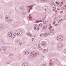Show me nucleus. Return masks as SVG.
Segmentation results:
<instances>
[{
	"label": "nucleus",
	"mask_w": 66,
	"mask_h": 66,
	"mask_svg": "<svg viewBox=\"0 0 66 66\" xmlns=\"http://www.w3.org/2000/svg\"><path fill=\"white\" fill-rule=\"evenodd\" d=\"M38 54H39V53H36L35 52H31L30 54V57L32 58L34 57H36Z\"/></svg>",
	"instance_id": "f257e3e1"
},
{
	"label": "nucleus",
	"mask_w": 66,
	"mask_h": 66,
	"mask_svg": "<svg viewBox=\"0 0 66 66\" xmlns=\"http://www.w3.org/2000/svg\"><path fill=\"white\" fill-rule=\"evenodd\" d=\"M48 34H49L50 36H54V35H53L54 33H53V32H51L50 33L49 32H47L46 33L44 34L43 36H47Z\"/></svg>",
	"instance_id": "f03ea898"
},
{
	"label": "nucleus",
	"mask_w": 66,
	"mask_h": 66,
	"mask_svg": "<svg viewBox=\"0 0 66 66\" xmlns=\"http://www.w3.org/2000/svg\"><path fill=\"white\" fill-rule=\"evenodd\" d=\"M10 18V16L8 15H6L5 16L6 20L7 21V22L8 23H11V21L9 20Z\"/></svg>",
	"instance_id": "7ed1b4c3"
},
{
	"label": "nucleus",
	"mask_w": 66,
	"mask_h": 66,
	"mask_svg": "<svg viewBox=\"0 0 66 66\" xmlns=\"http://www.w3.org/2000/svg\"><path fill=\"white\" fill-rule=\"evenodd\" d=\"M57 40L59 42H61L63 40V39L61 38V36H59L57 37Z\"/></svg>",
	"instance_id": "20e7f679"
},
{
	"label": "nucleus",
	"mask_w": 66,
	"mask_h": 66,
	"mask_svg": "<svg viewBox=\"0 0 66 66\" xmlns=\"http://www.w3.org/2000/svg\"><path fill=\"white\" fill-rule=\"evenodd\" d=\"M63 44L60 43L57 44V47L59 48H62L63 47Z\"/></svg>",
	"instance_id": "39448f33"
},
{
	"label": "nucleus",
	"mask_w": 66,
	"mask_h": 66,
	"mask_svg": "<svg viewBox=\"0 0 66 66\" xmlns=\"http://www.w3.org/2000/svg\"><path fill=\"white\" fill-rule=\"evenodd\" d=\"M41 44L43 46H45L46 45V42L44 41H42L41 42Z\"/></svg>",
	"instance_id": "423d86ee"
},
{
	"label": "nucleus",
	"mask_w": 66,
	"mask_h": 66,
	"mask_svg": "<svg viewBox=\"0 0 66 66\" xmlns=\"http://www.w3.org/2000/svg\"><path fill=\"white\" fill-rule=\"evenodd\" d=\"M16 34H17L18 35H20L21 34V32H19L18 30H17L16 31V32H15Z\"/></svg>",
	"instance_id": "0eeeda50"
},
{
	"label": "nucleus",
	"mask_w": 66,
	"mask_h": 66,
	"mask_svg": "<svg viewBox=\"0 0 66 66\" xmlns=\"http://www.w3.org/2000/svg\"><path fill=\"white\" fill-rule=\"evenodd\" d=\"M12 33H11V32H8L7 35L8 36H9V37H11V36H12Z\"/></svg>",
	"instance_id": "6e6552de"
},
{
	"label": "nucleus",
	"mask_w": 66,
	"mask_h": 66,
	"mask_svg": "<svg viewBox=\"0 0 66 66\" xmlns=\"http://www.w3.org/2000/svg\"><path fill=\"white\" fill-rule=\"evenodd\" d=\"M53 64L52 63V61L50 60L49 62V66H52Z\"/></svg>",
	"instance_id": "1a4fd4ad"
},
{
	"label": "nucleus",
	"mask_w": 66,
	"mask_h": 66,
	"mask_svg": "<svg viewBox=\"0 0 66 66\" xmlns=\"http://www.w3.org/2000/svg\"><path fill=\"white\" fill-rule=\"evenodd\" d=\"M24 53L25 55H27L29 54V52L28 51H25L24 52Z\"/></svg>",
	"instance_id": "9d476101"
},
{
	"label": "nucleus",
	"mask_w": 66,
	"mask_h": 66,
	"mask_svg": "<svg viewBox=\"0 0 66 66\" xmlns=\"http://www.w3.org/2000/svg\"><path fill=\"white\" fill-rule=\"evenodd\" d=\"M33 5H31L30 6H27V7H29V10H31V9H32V7H33Z\"/></svg>",
	"instance_id": "9b49d317"
},
{
	"label": "nucleus",
	"mask_w": 66,
	"mask_h": 66,
	"mask_svg": "<svg viewBox=\"0 0 66 66\" xmlns=\"http://www.w3.org/2000/svg\"><path fill=\"white\" fill-rule=\"evenodd\" d=\"M16 37V36H15L13 34H12V35L11 36V37L12 38H14Z\"/></svg>",
	"instance_id": "f8f14e48"
},
{
	"label": "nucleus",
	"mask_w": 66,
	"mask_h": 66,
	"mask_svg": "<svg viewBox=\"0 0 66 66\" xmlns=\"http://www.w3.org/2000/svg\"><path fill=\"white\" fill-rule=\"evenodd\" d=\"M48 49H46L45 50H44L43 51V52H44V53H46V52H48Z\"/></svg>",
	"instance_id": "ddd939ff"
},
{
	"label": "nucleus",
	"mask_w": 66,
	"mask_h": 66,
	"mask_svg": "<svg viewBox=\"0 0 66 66\" xmlns=\"http://www.w3.org/2000/svg\"><path fill=\"white\" fill-rule=\"evenodd\" d=\"M3 30V26L1 24H0V31Z\"/></svg>",
	"instance_id": "4468645a"
},
{
	"label": "nucleus",
	"mask_w": 66,
	"mask_h": 66,
	"mask_svg": "<svg viewBox=\"0 0 66 66\" xmlns=\"http://www.w3.org/2000/svg\"><path fill=\"white\" fill-rule=\"evenodd\" d=\"M6 51V50H1V52L2 53H4V52H5Z\"/></svg>",
	"instance_id": "2eb2a0df"
},
{
	"label": "nucleus",
	"mask_w": 66,
	"mask_h": 66,
	"mask_svg": "<svg viewBox=\"0 0 66 66\" xmlns=\"http://www.w3.org/2000/svg\"><path fill=\"white\" fill-rule=\"evenodd\" d=\"M22 66H28V65L27 63H24L22 64Z\"/></svg>",
	"instance_id": "dca6fc26"
},
{
	"label": "nucleus",
	"mask_w": 66,
	"mask_h": 66,
	"mask_svg": "<svg viewBox=\"0 0 66 66\" xmlns=\"http://www.w3.org/2000/svg\"><path fill=\"white\" fill-rule=\"evenodd\" d=\"M38 48L39 49V50H41L42 49V47H40V45L38 44Z\"/></svg>",
	"instance_id": "f3484780"
},
{
	"label": "nucleus",
	"mask_w": 66,
	"mask_h": 66,
	"mask_svg": "<svg viewBox=\"0 0 66 66\" xmlns=\"http://www.w3.org/2000/svg\"><path fill=\"white\" fill-rule=\"evenodd\" d=\"M54 2H53V1H51V5H52L53 4H54Z\"/></svg>",
	"instance_id": "a211bd4d"
},
{
	"label": "nucleus",
	"mask_w": 66,
	"mask_h": 66,
	"mask_svg": "<svg viewBox=\"0 0 66 66\" xmlns=\"http://www.w3.org/2000/svg\"><path fill=\"white\" fill-rule=\"evenodd\" d=\"M6 50L5 48L3 47L1 48V50Z\"/></svg>",
	"instance_id": "6ab92c4d"
},
{
	"label": "nucleus",
	"mask_w": 66,
	"mask_h": 66,
	"mask_svg": "<svg viewBox=\"0 0 66 66\" xmlns=\"http://www.w3.org/2000/svg\"><path fill=\"white\" fill-rule=\"evenodd\" d=\"M51 6L52 7L55 8V5H54V4L51 5Z\"/></svg>",
	"instance_id": "aec40b11"
},
{
	"label": "nucleus",
	"mask_w": 66,
	"mask_h": 66,
	"mask_svg": "<svg viewBox=\"0 0 66 66\" xmlns=\"http://www.w3.org/2000/svg\"><path fill=\"white\" fill-rule=\"evenodd\" d=\"M39 26L40 27H43V24L42 23L39 24Z\"/></svg>",
	"instance_id": "412c9836"
},
{
	"label": "nucleus",
	"mask_w": 66,
	"mask_h": 66,
	"mask_svg": "<svg viewBox=\"0 0 66 66\" xmlns=\"http://www.w3.org/2000/svg\"><path fill=\"white\" fill-rule=\"evenodd\" d=\"M11 61H8L6 63V64H10V62Z\"/></svg>",
	"instance_id": "4be33fe9"
},
{
	"label": "nucleus",
	"mask_w": 66,
	"mask_h": 66,
	"mask_svg": "<svg viewBox=\"0 0 66 66\" xmlns=\"http://www.w3.org/2000/svg\"><path fill=\"white\" fill-rule=\"evenodd\" d=\"M40 6H39L37 8V10H40Z\"/></svg>",
	"instance_id": "5701e85b"
},
{
	"label": "nucleus",
	"mask_w": 66,
	"mask_h": 66,
	"mask_svg": "<svg viewBox=\"0 0 66 66\" xmlns=\"http://www.w3.org/2000/svg\"><path fill=\"white\" fill-rule=\"evenodd\" d=\"M64 52L65 53H66V49H65L64 50Z\"/></svg>",
	"instance_id": "b1692460"
},
{
	"label": "nucleus",
	"mask_w": 66,
	"mask_h": 66,
	"mask_svg": "<svg viewBox=\"0 0 66 66\" xmlns=\"http://www.w3.org/2000/svg\"><path fill=\"white\" fill-rule=\"evenodd\" d=\"M45 28H46V27H45V26H44L43 27V30H44L45 29Z\"/></svg>",
	"instance_id": "393cba45"
},
{
	"label": "nucleus",
	"mask_w": 66,
	"mask_h": 66,
	"mask_svg": "<svg viewBox=\"0 0 66 66\" xmlns=\"http://www.w3.org/2000/svg\"><path fill=\"white\" fill-rule=\"evenodd\" d=\"M62 19H61V20H60L59 21H58V23H60V22H61V21H62Z\"/></svg>",
	"instance_id": "a878e982"
},
{
	"label": "nucleus",
	"mask_w": 66,
	"mask_h": 66,
	"mask_svg": "<svg viewBox=\"0 0 66 66\" xmlns=\"http://www.w3.org/2000/svg\"><path fill=\"white\" fill-rule=\"evenodd\" d=\"M12 56H13V54H11L10 55V57H12Z\"/></svg>",
	"instance_id": "bb28decb"
},
{
	"label": "nucleus",
	"mask_w": 66,
	"mask_h": 66,
	"mask_svg": "<svg viewBox=\"0 0 66 66\" xmlns=\"http://www.w3.org/2000/svg\"><path fill=\"white\" fill-rule=\"evenodd\" d=\"M35 22L36 23H39V21H35Z\"/></svg>",
	"instance_id": "cd10ccee"
},
{
	"label": "nucleus",
	"mask_w": 66,
	"mask_h": 66,
	"mask_svg": "<svg viewBox=\"0 0 66 66\" xmlns=\"http://www.w3.org/2000/svg\"><path fill=\"white\" fill-rule=\"evenodd\" d=\"M34 27H37V24H35L34 25Z\"/></svg>",
	"instance_id": "c85d7f7f"
},
{
	"label": "nucleus",
	"mask_w": 66,
	"mask_h": 66,
	"mask_svg": "<svg viewBox=\"0 0 66 66\" xmlns=\"http://www.w3.org/2000/svg\"><path fill=\"white\" fill-rule=\"evenodd\" d=\"M55 3H56V4H59V3H58V2H55Z\"/></svg>",
	"instance_id": "c756f323"
},
{
	"label": "nucleus",
	"mask_w": 66,
	"mask_h": 66,
	"mask_svg": "<svg viewBox=\"0 0 66 66\" xmlns=\"http://www.w3.org/2000/svg\"><path fill=\"white\" fill-rule=\"evenodd\" d=\"M47 22H48V21H45V23H47Z\"/></svg>",
	"instance_id": "7c9ffc66"
},
{
	"label": "nucleus",
	"mask_w": 66,
	"mask_h": 66,
	"mask_svg": "<svg viewBox=\"0 0 66 66\" xmlns=\"http://www.w3.org/2000/svg\"><path fill=\"white\" fill-rule=\"evenodd\" d=\"M54 29H51V31H54Z\"/></svg>",
	"instance_id": "2f4dec72"
},
{
	"label": "nucleus",
	"mask_w": 66,
	"mask_h": 66,
	"mask_svg": "<svg viewBox=\"0 0 66 66\" xmlns=\"http://www.w3.org/2000/svg\"><path fill=\"white\" fill-rule=\"evenodd\" d=\"M22 15H25V13L24 12L23 13H22Z\"/></svg>",
	"instance_id": "473e14b6"
},
{
	"label": "nucleus",
	"mask_w": 66,
	"mask_h": 66,
	"mask_svg": "<svg viewBox=\"0 0 66 66\" xmlns=\"http://www.w3.org/2000/svg\"><path fill=\"white\" fill-rule=\"evenodd\" d=\"M22 44V42H20L19 43V45H20Z\"/></svg>",
	"instance_id": "72a5a7b5"
},
{
	"label": "nucleus",
	"mask_w": 66,
	"mask_h": 66,
	"mask_svg": "<svg viewBox=\"0 0 66 66\" xmlns=\"http://www.w3.org/2000/svg\"><path fill=\"white\" fill-rule=\"evenodd\" d=\"M42 66H46V65L45 64H43L42 65Z\"/></svg>",
	"instance_id": "f704fd0d"
},
{
	"label": "nucleus",
	"mask_w": 66,
	"mask_h": 66,
	"mask_svg": "<svg viewBox=\"0 0 66 66\" xmlns=\"http://www.w3.org/2000/svg\"><path fill=\"white\" fill-rule=\"evenodd\" d=\"M41 1H42L44 2L45 1H46V0H41Z\"/></svg>",
	"instance_id": "c9c22d12"
},
{
	"label": "nucleus",
	"mask_w": 66,
	"mask_h": 66,
	"mask_svg": "<svg viewBox=\"0 0 66 66\" xmlns=\"http://www.w3.org/2000/svg\"><path fill=\"white\" fill-rule=\"evenodd\" d=\"M55 24V21H54L53 23V24Z\"/></svg>",
	"instance_id": "e433bc0d"
},
{
	"label": "nucleus",
	"mask_w": 66,
	"mask_h": 66,
	"mask_svg": "<svg viewBox=\"0 0 66 66\" xmlns=\"http://www.w3.org/2000/svg\"><path fill=\"white\" fill-rule=\"evenodd\" d=\"M34 30H36V28L35 27L34 28Z\"/></svg>",
	"instance_id": "4c0bfd02"
},
{
	"label": "nucleus",
	"mask_w": 66,
	"mask_h": 66,
	"mask_svg": "<svg viewBox=\"0 0 66 66\" xmlns=\"http://www.w3.org/2000/svg\"><path fill=\"white\" fill-rule=\"evenodd\" d=\"M30 34V33H28L27 34V35H28L29 36Z\"/></svg>",
	"instance_id": "58836bf2"
},
{
	"label": "nucleus",
	"mask_w": 66,
	"mask_h": 66,
	"mask_svg": "<svg viewBox=\"0 0 66 66\" xmlns=\"http://www.w3.org/2000/svg\"><path fill=\"white\" fill-rule=\"evenodd\" d=\"M16 42L17 43H18V42H19V40H16Z\"/></svg>",
	"instance_id": "ea45409f"
},
{
	"label": "nucleus",
	"mask_w": 66,
	"mask_h": 66,
	"mask_svg": "<svg viewBox=\"0 0 66 66\" xmlns=\"http://www.w3.org/2000/svg\"><path fill=\"white\" fill-rule=\"evenodd\" d=\"M63 13V11H62L60 12V13Z\"/></svg>",
	"instance_id": "a19ab883"
},
{
	"label": "nucleus",
	"mask_w": 66,
	"mask_h": 66,
	"mask_svg": "<svg viewBox=\"0 0 66 66\" xmlns=\"http://www.w3.org/2000/svg\"><path fill=\"white\" fill-rule=\"evenodd\" d=\"M52 28V26L50 27L49 29H51V28Z\"/></svg>",
	"instance_id": "79ce46f5"
},
{
	"label": "nucleus",
	"mask_w": 66,
	"mask_h": 66,
	"mask_svg": "<svg viewBox=\"0 0 66 66\" xmlns=\"http://www.w3.org/2000/svg\"><path fill=\"white\" fill-rule=\"evenodd\" d=\"M39 22H43V21L42 20L39 21Z\"/></svg>",
	"instance_id": "37998d69"
},
{
	"label": "nucleus",
	"mask_w": 66,
	"mask_h": 66,
	"mask_svg": "<svg viewBox=\"0 0 66 66\" xmlns=\"http://www.w3.org/2000/svg\"><path fill=\"white\" fill-rule=\"evenodd\" d=\"M31 35H31V34H30L29 35V36H31Z\"/></svg>",
	"instance_id": "c03bdc74"
},
{
	"label": "nucleus",
	"mask_w": 66,
	"mask_h": 66,
	"mask_svg": "<svg viewBox=\"0 0 66 66\" xmlns=\"http://www.w3.org/2000/svg\"><path fill=\"white\" fill-rule=\"evenodd\" d=\"M57 10H60V9L58 8L57 9Z\"/></svg>",
	"instance_id": "a18cd8bd"
},
{
	"label": "nucleus",
	"mask_w": 66,
	"mask_h": 66,
	"mask_svg": "<svg viewBox=\"0 0 66 66\" xmlns=\"http://www.w3.org/2000/svg\"><path fill=\"white\" fill-rule=\"evenodd\" d=\"M29 18L30 20H31V19L30 18Z\"/></svg>",
	"instance_id": "49530a36"
},
{
	"label": "nucleus",
	"mask_w": 66,
	"mask_h": 66,
	"mask_svg": "<svg viewBox=\"0 0 66 66\" xmlns=\"http://www.w3.org/2000/svg\"><path fill=\"white\" fill-rule=\"evenodd\" d=\"M43 34H41L40 35V36H42V35Z\"/></svg>",
	"instance_id": "de8ad7c7"
},
{
	"label": "nucleus",
	"mask_w": 66,
	"mask_h": 66,
	"mask_svg": "<svg viewBox=\"0 0 66 66\" xmlns=\"http://www.w3.org/2000/svg\"><path fill=\"white\" fill-rule=\"evenodd\" d=\"M61 4H63V2H61Z\"/></svg>",
	"instance_id": "09e8293b"
},
{
	"label": "nucleus",
	"mask_w": 66,
	"mask_h": 66,
	"mask_svg": "<svg viewBox=\"0 0 66 66\" xmlns=\"http://www.w3.org/2000/svg\"><path fill=\"white\" fill-rule=\"evenodd\" d=\"M43 23H44L45 24V21H44L43 22Z\"/></svg>",
	"instance_id": "8fccbe9b"
},
{
	"label": "nucleus",
	"mask_w": 66,
	"mask_h": 66,
	"mask_svg": "<svg viewBox=\"0 0 66 66\" xmlns=\"http://www.w3.org/2000/svg\"><path fill=\"white\" fill-rule=\"evenodd\" d=\"M45 11H47V9H45Z\"/></svg>",
	"instance_id": "3c124183"
},
{
	"label": "nucleus",
	"mask_w": 66,
	"mask_h": 66,
	"mask_svg": "<svg viewBox=\"0 0 66 66\" xmlns=\"http://www.w3.org/2000/svg\"><path fill=\"white\" fill-rule=\"evenodd\" d=\"M30 11H31V9H30V10H29L28 12H30Z\"/></svg>",
	"instance_id": "603ef678"
},
{
	"label": "nucleus",
	"mask_w": 66,
	"mask_h": 66,
	"mask_svg": "<svg viewBox=\"0 0 66 66\" xmlns=\"http://www.w3.org/2000/svg\"><path fill=\"white\" fill-rule=\"evenodd\" d=\"M64 6L65 7H66V5H64Z\"/></svg>",
	"instance_id": "864d4df0"
},
{
	"label": "nucleus",
	"mask_w": 66,
	"mask_h": 66,
	"mask_svg": "<svg viewBox=\"0 0 66 66\" xmlns=\"http://www.w3.org/2000/svg\"><path fill=\"white\" fill-rule=\"evenodd\" d=\"M55 12L56 13V12H57V10H56V11H55Z\"/></svg>",
	"instance_id": "5fc2aeb1"
},
{
	"label": "nucleus",
	"mask_w": 66,
	"mask_h": 66,
	"mask_svg": "<svg viewBox=\"0 0 66 66\" xmlns=\"http://www.w3.org/2000/svg\"><path fill=\"white\" fill-rule=\"evenodd\" d=\"M57 24H56L55 25V26H57Z\"/></svg>",
	"instance_id": "6e6d98bb"
},
{
	"label": "nucleus",
	"mask_w": 66,
	"mask_h": 66,
	"mask_svg": "<svg viewBox=\"0 0 66 66\" xmlns=\"http://www.w3.org/2000/svg\"><path fill=\"white\" fill-rule=\"evenodd\" d=\"M30 17V18H31V19H32V17L31 16Z\"/></svg>",
	"instance_id": "4d7b16f0"
},
{
	"label": "nucleus",
	"mask_w": 66,
	"mask_h": 66,
	"mask_svg": "<svg viewBox=\"0 0 66 66\" xmlns=\"http://www.w3.org/2000/svg\"><path fill=\"white\" fill-rule=\"evenodd\" d=\"M37 27V28L38 29V28H39V27Z\"/></svg>",
	"instance_id": "13d9d810"
},
{
	"label": "nucleus",
	"mask_w": 66,
	"mask_h": 66,
	"mask_svg": "<svg viewBox=\"0 0 66 66\" xmlns=\"http://www.w3.org/2000/svg\"><path fill=\"white\" fill-rule=\"evenodd\" d=\"M45 26H46V28L47 26V25H46Z\"/></svg>",
	"instance_id": "bf43d9fd"
},
{
	"label": "nucleus",
	"mask_w": 66,
	"mask_h": 66,
	"mask_svg": "<svg viewBox=\"0 0 66 66\" xmlns=\"http://www.w3.org/2000/svg\"><path fill=\"white\" fill-rule=\"evenodd\" d=\"M48 13H50V12H48Z\"/></svg>",
	"instance_id": "052dcab7"
},
{
	"label": "nucleus",
	"mask_w": 66,
	"mask_h": 66,
	"mask_svg": "<svg viewBox=\"0 0 66 66\" xmlns=\"http://www.w3.org/2000/svg\"><path fill=\"white\" fill-rule=\"evenodd\" d=\"M14 66H18L17 65H15Z\"/></svg>",
	"instance_id": "680f3d73"
},
{
	"label": "nucleus",
	"mask_w": 66,
	"mask_h": 66,
	"mask_svg": "<svg viewBox=\"0 0 66 66\" xmlns=\"http://www.w3.org/2000/svg\"><path fill=\"white\" fill-rule=\"evenodd\" d=\"M32 39H33V40L34 39V38H32Z\"/></svg>",
	"instance_id": "e2e57ef3"
},
{
	"label": "nucleus",
	"mask_w": 66,
	"mask_h": 66,
	"mask_svg": "<svg viewBox=\"0 0 66 66\" xmlns=\"http://www.w3.org/2000/svg\"><path fill=\"white\" fill-rule=\"evenodd\" d=\"M29 16H30V17H31V15H29Z\"/></svg>",
	"instance_id": "0e129e2a"
},
{
	"label": "nucleus",
	"mask_w": 66,
	"mask_h": 66,
	"mask_svg": "<svg viewBox=\"0 0 66 66\" xmlns=\"http://www.w3.org/2000/svg\"><path fill=\"white\" fill-rule=\"evenodd\" d=\"M21 8L22 9V8H21Z\"/></svg>",
	"instance_id": "69168bd1"
},
{
	"label": "nucleus",
	"mask_w": 66,
	"mask_h": 66,
	"mask_svg": "<svg viewBox=\"0 0 66 66\" xmlns=\"http://www.w3.org/2000/svg\"><path fill=\"white\" fill-rule=\"evenodd\" d=\"M11 5H10V6H11Z\"/></svg>",
	"instance_id": "338daca9"
}]
</instances>
